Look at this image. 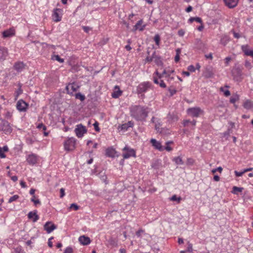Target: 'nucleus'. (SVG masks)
I'll list each match as a JSON object with an SVG mask.
<instances>
[{
	"instance_id": "obj_1",
	"label": "nucleus",
	"mask_w": 253,
	"mask_h": 253,
	"mask_svg": "<svg viewBox=\"0 0 253 253\" xmlns=\"http://www.w3.org/2000/svg\"><path fill=\"white\" fill-rule=\"evenodd\" d=\"M130 115L137 121H145L149 113L148 107L141 105H132L129 108Z\"/></svg>"
},
{
	"instance_id": "obj_2",
	"label": "nucleus",
	"mask_w": 253,
	"mask_h": 253,
	"mask_svg": "<svg viewBox=\"0 0 253 253\" xmlns=\"http://www.w3.org/2000/svg\"><path fill=\"white\" fill-rule=\"evenodd\" d=\"M75 138L73 137L69 138L64 142V149L67 151H72L75 148Z\"/></svg>"
},
{
	"instance_id": "obj_3",
	"label": "nucleus",
	"mask_w": 253,
	"mask_h": 253,
	"mask_svg": "<svg viewBox=\"0 0 253 253\" xmlns=\"http://www.w3.org/2000/svg\"><path fill=\"white\" fill-rule=\"evenodd\" d=\"M123 157L124 159H128L131 157H136L135 151L132 148L128 147V146H125L123 149Z\"/></svg>"
},
{
	"instance_id": "obj_4",
	"label": "nucleus",
	"mask_w": 253,
	"mask_h": 253,
	"mask_svg": "<svg viewBox=\"0 0 253 253\" xmlns=\"http://www.w3.org/2000/svg\"><path fill=\"white\" fill-rule=\"evenodd\" d=\"M0 128V130L6 134H10L12 131V129L10 124L7 121L4 120H1Z\"/></svg>"
},
{
	"instance_id": "obj_5",
	"label": "nucleus",
	"mask_w": 253,
	"mask_h": 253,
	"mask_svg": "<svg viewBox=\"0 0 253 253\" xmlns=\"http://www.w3.org/2000/svg\"><path fill=\"white\" fill-rule=\"evenodd\" d=\"M75 132L78 137L81 138L84 136V134L86 133L87 129L84 126L81 124L76 126Z\"/></svg>"
},
{
	"instance_id": "obj_6",
	"label": "nucleus",
	"mask_w": 253,
	"mask_h": 253,
	"mask_svg": "<svg viewBox=\"0 0 253 253\" xmlns=\"http://www.w3.org/2000/svg\"><path fill=\"white\" fill-rule=\"evenodd\" d=\"M150 84L148 82H144L139 84L137 87V92L140 94L146 92L150 87Z\"/></svg>"
},
{
	"instance_id": "obj_7",
	"label": "nucleus",
	"mask_w": 253,
	"mask_h": 253,
	"mask_svg": "<svg viewBox=\"0 0 253 253\" xmlns=\"http://www.w3.org/2000/svg\"><path fill=\"white\" fill-rule=\"evenodd\" d=\"M202 112V110L198 107L189 108L187 110L188 114L193 117H199Z\"/></svg>"
},
{
	"instance_id": "obj_8",
	"label": "nucleus",
	"mask_w": 253,
	"mask_h": 253,
	"mask_svg": "<svg viewBox=\"0 0 253 253\" xmlns=\"http://www.w3.org/2000/svg\"><path fill=\"white\" fill-rule=\"evenodd\" d=\"M28 104L22 99L19 100L16 104V108L20 112H25L27 108Z\"/></svg>"
},
{
	"instance_id": "obj_9",
	"label": "nucleus",
	"mask_w": 253,
	"mask_h": 253,
	"mask_svg": "<svg viewBox=\"0 0 253 253\" xmlns=\"http://www.w3.org/2000/svg\"><path fill=\"white\" fill-rule=\"evenodd\" d=\"M79 85L75 83L69 84L66 87L67 92L69 94H71L73 92L76 91L79 88Z\"/></svg>"
},
{
	"instance_id": "obj_10",
	"label": "nucleus",
	"mask_w": 253,
	"mask_h": 253,
	"mask_svg": "<svg viewBox=\"0 0 253 253\" xmlns=\"http://www.w3.org/2000/svg\"><path fill=\"white\" fill-rule=\"evenodd\" d=\"M232 76L234 78L238 80V78L242 75V70L238 67L235 66L231 71Z\"/></svg>"
},
{
	"instance_id": "obj_11",
	"label": "nucleus",
	"mask_w": 253,
	"mask_h": 253,
	"mask_svg": "<svg viewBox=\"0 0 253 253\" xmlns=\"http://www.w3.org/2000/svg\"><path fill=\"white\" fill-rule=\"evenodd\" d=\"M56 228V226L51 222H47L44 225V229L46 231L47 233H50L53 230Z\"/></svg>"
},
{
	"instance_id": "obj_12",
	"label": "nucleus",
	"mask_w": 253,
	"mask_h": 253,
	"mask_svg": "<svg viewBox=\"0 0 253 253\" xmlns=\"http://www.w3.org/2000/svg\"><path fill=\"white\" fill-rule=\"evenodd\" d=\"M28 217L30 219H32L34 222H37L39 219V216L37 214V211H30L28 215Z\"/></svg>"
},
{
	"instance_id": "obj_13",
	"label": "nucleus",
	"mask_w": 253,
	"mask_h": 253,
	"mask_svg": "<svg viewBox=\"0 0 253 253\" xmlns=\"http://www.w3.org/2000/svg\"><path fill=\"white\" fill-rule=\"evenodd\" d=\"M79 241L81 245L86 246L90 243L91 240L89 237L83 235L79 238Z\"/></svg>"
},
{
	"instance_id": "obj_14",
	"label": "nucleus",
	"mask_w": 253,
	"mask_h": 253,
	"mask_svg": "<svg viewBox=\"0 0 253 253\" xmlns=\"http://www.w3.org/2000/svg\"><path fill=\"white\" fill-rule=\"evenodd\" d=\"M61 12V9L59 8L55 9L52 14V19L55 22H59L61 20V17L60 16V12Z\"/></svg>"
},
{
	"instance_id": "obj_15",
	"label": "nucleus",
	"mask_w": 253,
	"mask_h": 253,
	"mask_svg": "<svg viewBox=\"0 0 253 253\" xmlns=\"http://www.w3.org/2000/svg\"><path fill=\"white\" fill-rule=\"evenodd\" d=\"M150 142L156 149L159 150L160 151L164 150V147L162 146L161 143L157 141L155 139L152 138L150 140Z\"/></svg>"
},
{
	"instance_id": "obj_16",
	"label": "nucleus",
	"mask_w": 253,
	"mask_h": 253,
	"mask_svg": "<svg viewBox=\"0 0 253 253\" xmlns=\"http://www.w3.org/2000/svg\"><path fill=\"white\" fill-rule=\"evenodd\" d=\"M161 78H162L161 75H159L158 78L154 77H153L154 82L156 84H159L161 87L165 88L166 87V85L165 84V83L164 82V81L161 79Z\"/></svg>"
},
{
	"instance_id": "obj_17",
	"label": "nucleus",
	"mask_w": 253,
	"mask_h": 253,
	"mask_svg": "<svg viewBox=\"0 0 253 253\" xmlns=\"http://www.w3.org/2000/svg\"><path fill=\"white\" fill-rule=\"evenodd\" d=\"M7 50L4 47H0V62H3L7 56Z\"/></svg>"
},
{
	"instance_id": "obj_18",
	"label": "nucleus",
	"mask_w": 253,
	"mask_h": 253,
	"mask_svg": "<svg viewBox=\"0 0 253 253\" xmlns=\"http://www.w3.org/2000/svg\"><path fill=\"white\" fill-rule=\"evenodd\" d=\"M239 0H224V1L228 7L231 8L235 7L238 2Z\"/></svg>"
},
{
	"instance_id": "obj_19",
	"label": "nucleus",
	"mask_w": 253,
	"mask_h": 253,
	"mask_svg": "<svg viewBox=\"0 0 253 253\" xmlns=\"http://www.w3.org/2000/svg\"><path fill=\"white\" fill-rule=\"evenodd\" d=\"M27 162L30 165H34L37 162V156L34 154L29 155L27 159Z\"/></svg>"
},
{
	"instance_id": "obj_20",
	"label": "nucleus",
	"mask_w": 253,
	"mask_h": 253,
	"mask_svg": "<svg viewBox=\"0 0 253 253\" xmlns=\"http://www.w3.org/2000/svg\"><path fill=\"white\" fill-rule=\"evenodd\" d=\"M116 152L112 147H109L106 150V155L107 157L114 158L115 157Z\"/></svg>"
},
{
	"instance_id": "obj_21",
	"label": "nucleus",
	"mask_w": 253,
	"mask_h": 253,
	"mask_svg": "<svg viewBox=\"0 0 253 253\" xmlns=\"http://www.w3.org/2000/svg\"><path fill=\"white\" fill-rule=\"evenodd\" d=\"M14 35V30L9 29L3 32L2 35L4 38L10 37Z\"/></svg>"
},
{
	"instance_id": "obj_22",
	"label": "nucleus",
	"mask_w": 253,
	"mask_h": 253,
	"mask_svg": "<svg viewBox=\"0 0 253 253\" xmlns=\"http://www.w3.org/2000/svg\"><path fill=\"white\" fill-rule=\"evenodd\" d=\"M134 123L132 121H128L127 123L123 124L121 126V129L126 131L129 127H131L133 126Z\"/></svg>"
},
{
	"instance_id": "obj_23",
	"label": "nucleus",
	"mask_w": 253,
	"mask_h": 253,
	"mask_svg": "<svg viewBox=\"0 0 253 253\" xmlns=\"http://www.w3.org/2000/svg\"><path fill=\"white\" fill-rule=\"evenodd\" d=\"M115 89H118V90L114 91L112 94V96L114 98H117L122 95V91L120 89L118 86L116 85Z\"/></svg>"
},
{
	"instance_id": "obj_24",
	"label": "nucleus",
	"mask_w": 253,
	"mask_h": 253,
	"mask_svg": "<svg viewBox=\"0 0 253 253\" xmlns=\"http://www.w3.org/2000/svg\"><path fill=\"white\" fill-rule=\"evenodd\" d=\"M142 23H143L142 20H139L136 23L135 25L134 26V30H139V31H143L144 30V28L145 25L142 26Z\"/></svg>"
},
{
	"instance_id": "obj_25",
	"label": "nucleus",
	"mask_w": 253,
	"mask_h": 253,
	"mask_svg": "<svg viewBox=\"0 0 253 253\" xmlns=\"http://www.w3.org/2000/svg\"><path fill=\"white\" fill-rule=\"evenodd\" d=\"M146 59L148 62H155L156 63L161 62L160 59L154 54L151 57H147Z\"/></svg>"
},
{
	"instance_id": "obj_26",
	"label": "nucleus",
	"mask_w": 253,
	"mask_h": 253,
	"mask_svg": "<svg viewBox=\"0 0 253 253\" xmlns=\"http://www.w3.org/2000/svg\"><path fill=\"white\" fill-rule=\"evenodd\" d=\"M203 75L206 78H211L213 76L212 71L209 69H207L203 73Z\"/></svg>"
},
{
	"instance_id": "obj_27",
	"label": "nucleus",
	"mask_w": 253,
	"mask_h": 253,
	"mask_svg": "<svg viewBox=\"0 0 253 253\" xmlns=\"http://www.w3.org/2000/svg\"><path fill=\"white\" fill-rule=\"evenodd\" d=\"M242 47L246 55L253 56V50L248 49L247 45H243Z\"/></svg>"
},
{
	"instance_id": "obj_28",
	"label": "nucleus",
	"mask_w": 253,
	"mask_h": 253,
	"mask_svg": "<svg viewBox=\"0 0 253 253\" xmlns=\"http://www.w3.org/2000/svg\"><path fill=\"white\" fill-rule=\"evenodd\" d=\"M172 161L175 162L176 165H183L184 162L182 158L180 156L174 157L173 158Z\"/></svg>"
},
{
	"instance_id": "obj_29",
	"label": "nucleus",
	"mask_w": 253,
	"mask_h": 253,
	"mask_svg": "<svg viewBox=\"0 0 253 253\" xmlns=\"http://www.w3.org/2000/svg\"><path fill=\"white\" fill-rule=\"evenodd\" d=\"M196 124V121L193 120L192 121H190L189 120H185L183 121V126H187L189 125V124L191 125L193 127L195 126Z\"/></svg>"
},
{
	"instance_id": "obj_30",
	"label": "nucleus",
	"mask_w": 253,
	"mask_h": 253,
	"mask_svg": "<svg viewBox=\"0 0 253 253\" xmlns=\"http://www.w3.org/2000/svg\"><path fill=\"white\" fill-rule=\"evenodd\" d=\"M243 107L246 109H250L253 107L252 101L249 100H246L243 104Z\"/></svg>"
},
{
	"instance_id": "obj_31",
	"label": "nucleus",
	"mask_w": 253,
	"mask_h": 253,
	"mask_svg": "<svg viewBox=\"0 0 253 253\" xmlns=\"http://www.w3.org/2000/svg\"><path fill=\"white\" fill-rule=\"evenodd\" d=\"M239 100V95L237 94H233L230 99V102L231 103H235L237 101Z\"/></svg>"
},
{
	"instance_id": "obj_32",
	"label": "nucleus",
	"mask_w": 253,
	"mask_h": 253,
	"mask_svg": "<svg viewBox=\"0 0 253 253\" xmlns=\"http://www.w3.org/2000/svg\"><path fill=\"white\" fill-rule=\"evenodd\" d=\"M14 69L17 71V72H21L25 68V64H14Z\"/></svg>"
},
{
	"instance_id": "obj_33",
	"label": "nucleus",
	"mask_w": 253,
	"mask_h": 253,
	"mask_svg": "<svg viewBox=\"0 0 253 253\" xmlns=\"http://www.w3.org/2000/svg\"><path fill=\"white\" fill-rule=\"evenodd\" d=\"M243 188L234 186L232 188V193L234 194H238L239 192H242Z\"/></svg>"
},
{
	"instance_id": "obj_34",
	"label": "nucleus",
	"mask_w": 253,
	"mask_h": 253,
	"mask_svg": "<svg viewBox=\"0 0 253 253\" xmlns=\"http://www.w3.org/2000/svg\"><path fill=\"white\" fill-rule=\"evenodd\" d=\"M51 59L53 61H57L60 63H62L64 62V59L61 58L58 55H53L51 57Z\"/></svg>"
},
{
	"instance_id": "obj_35",
	"label": "nucleus",
	"mask_w": 253,
	"mask_h": 253,
	"mask_svg": "<svg viewBox=\"0 0 253 253\" xmlns=\"http://www.w3.org/2000/svg\"><path fill=\"white\" fill-rule=\"evenodd\" d=\"M75 97L76 99H80L82 101L84 100L85 98V96L80 92L76 94Z\"/></svg>"
},
{
	"instance_id": "obj_36",
	"label": "nucleus",
	"mask_w": 253,
	"mask_h": 253,
	"mask_svg": "<svg viewBox=\"0 0 253 253\" xmlns=\"http://www.w3.org/2000/svg\"><path fill=\"white\" fill-rule=\"evenodd\" d=\"M161 124L159 122V119L157 121V122L155 124V128L158 132H161L160 126Z\"/></svg>"
},
{
	"instance_id": "obj_37",
	"label": "nucleus",
	"mask_w": 253,
	"mask_h": 253,
	"mask_svg": "<svg viewBox=\"0 0 253 253\" xmlns=\"http://www.w3.org/2000/svg\"><path fill=\"white\" fill-rule=\"evenodd\" d=\"M19 198V196L17 195H15L12 197H11L8 200V203H11L14 201H16Z\"/></svg>"
},
{
	"instance_id": "obj_38",
	"label": "nucleus",
	"mask_w": 253,
	"mask_h": 253,
	"mask_svg": "<svg viewBox=\"0 0 253 253\" xmlns=\"http://www.w3.org/2000/svg\"><path fill=\"white\" fill-rule=\"evenodd\" d=\"M172 143V141H167L166 143V144L167 145V146L164 148V150H167V151H169V152L171 151L172 150V148L171 147L169 146V144Z\"/></svg>"
},
{
	"instance_id": "obj_39",
	"label": "nucleus",
	"mask_w": 253,
	"mask_h": 253,
	"mask_svg": "<svg viewBox=\"0 0 253 253\" xmlns=\"http://www.w3.org/2000/svg\"><path fill=\"white\" fill-rule=\"evenodd\" d=\"M154 40L157 45H159L160 42V37L159 35H156L154 37Z\"/></svg>"
},
{
	"instance_id": "obj_40",
	"label": "nucleus",
	"mask_w": 253,
	"mask_h": 253,
	"mask_svg": "<svg viewBox=\"0 0 253 253\" xmlns=\"http://www.w3.org/2000/svg\"><path fill=\"white\" fill-rule=\"evenodd\" d=\"M93 125L94 126V129L95 130V131L97 132H99L100 129L99 127V123H98V122L95 121V123L93 124Z\"/></svg>"
},
{
	"instance_id": "obj_41",
	"label": "nucleus",
	"mask_w": 253,
	"mask_h": 253,
	"mask_svg": "<svg viewBox=\"0 0 253 253\" xmlns=\"http://www.w3.org/2000/svg\"><path fill=\"white\" fill-rule=\"evenodd\" d=\"M35 196L34 195L33 197L31 198V201L34 203L35 206H37V204H40L41 202L39 199L35 200Z\"/></svg>"
},
{
	"instance_id": "obj_42",
	"label": "nucleus",
	"mask_w": 253,
	"mask_h": 253,
	"mask_svg": "<svg viewBox=\"0 0 253 253\" xmlns=\"http://www.w3.org/2000/svg\"><path fill=\"white\" fill-rule=\"evenodd\" d=\"M63 253H73V249L71 247H67Z\"/></svg>"
},
{
	"instance_id": "obj_43",
	"label": "nucleus",
	"mask_w": 253,
	"mask_h": 253,
	"mask_svg": "<svg viewBox=\"0 0 253 253\" xmlns=\"http://www.w3.org/2000/svg\"><path fill=\"white\" fill-rule=\"evenodd\" d=\"M181 200V198L179 197H177L176 195H174L170 198V200L175 201H177L178 202H180V200Z\"/></svg>"
},
{
	"instance_id": "obj_44",
	"label": "nucleus",
	"mask_w": 253,
	"mask_h": 253,
	"mask_svg": "<svg viewBox=\"0 0 253 253\" xmlns=\"http://www.w3.org/2000/svg\"><path fill=\"white\" fill-rule=\"evenodd\" d=\"M222 171V168L221 167H219L217 168L214 169H212L211 172L213 173H215L216 171H219L220 173H221Z\"/></svg>"
},
{
	"instance_id": "obj_45",
	"label": "nucleus",
	"mask_w": 253,
	"mask_h": 253,
	"mask_svg": "<svg viewBox=\"0 0 253 253\" xmlns=\"http://www.w3.org/2000/svg\"><path fill=\"white\" fill-rule=\"evenodd\" d=\"M187 69L190 72H194L195 71L196 68L193 65H191L188 67Z\"/></svg>"
},
{
	"instance_id": "obj_46",
	"label": "nucleus",
	"mask_w": 253,
	"mask_h": 253,
	"mask_svg": "<svg viewBox=\"0 0 253 253\" xmlns=\"http://www.w3.org/2000/svg\"><path fill=\"white\" fill-rule=\"evenodd\" d=\"M82 28L83 29L84 31L87 33H88L91 30V28L88 27V26H82Z\"/></svg>"
},
{
	"instance_id": "obj_47",
	"label": "nucleus",
	"mask_w": 253,
	"mask_h": 253,
	"mask_svg": "<svg viewBox=\"0 0 253 253\" xmlns=\"http://www.w3.org/2000/svg\"><path fill=\"white\" fill-rule=\"evenodd\" d=\"M70 208H73L75 211H77L79 209V207L76 204L73 203L70 205Z\"/></svg>"
},
{
	"instance_id": "obj_48",
	"label": "nucleus",
	"mask_w": 253,
	"mask_h": 253,
	"mask_svg": "<svg viewBox=\"0 0 253 253\" xmlns=\"http://www.w3.org/2000/svg\"><path fill=\"white\" fill-rule=\"evenodd\" d=\"M37 128H39V129H42V130H46V127L45 126H44L42 123H41V124H39L38 126H37Z\"/></svg>"
},
{
	"instance_id": "obj_49",
	"label": "nucleus",
	"mask_w": 253,
	"mask_h": 253,
	"mask_svg": "<svg viewBox=\"0 0 253 253\" xmlns=\"http://www.w3.org/2000/svg\"><path fill=\"white\" fill-rule=\"evenodd\" d=\"M174 72L173 70H169L168 71H166V70H164L162 73L163 75H169L170 73H172Z\"/></svg>"
},
{
	"instance_id": "obj_50",
	"label": "nucleus",
	"mask_w": 253,
	"mask_h": 253,
	"mask_svg": "<svg viewBox=\"0 0 253 253\" xmlns=\"http://www.w3.org/2000/svg\"><path fill=\"white\" fill-rule=\"evenodd\" d=\"M234 172H235V175L238 177L242 176L243 174L245 173V172H244V170L242 171H235Z\"/></svg>"
},
{
	"instance_id": "obj_51",
	"label": "nucleus",
	"mask_w": 253,
	"mask_h": 253,
	"mask_svg": "<svg viewBox=\"0 0 253 253\" xmlns=\"http://www.w3.org/2000/svg\"><path fill=\"white\" fill-rule=\"evenodd\" d=\"M169 91L170 93V96H172L176 93V90L174 88H169Z\"/></svg>"
},
{
	"instance_id": "obj_52",
	"label": "nucleus",
	"mask_w": 253,
	"mask_h": 253,
	"mask_svg": "<svg viewBox=\"0 0 253 253\" xmlns=\"http://www.w3.org/2000/svg\"><path fill=\"white\" fill-rule=\"evenodd\" d=\"M5 157L6 155L4 154V152L3 151L2 148L0 147V158H5Z\"/></svg>"
},
{
	"instance_id": "obj_53",
	"label": "nucleus",
	"mask_w": 253,
	"mask_h": 253,
	"mask_svg": "<svg viewBox=\"0 0 253 253\" xmlns=\"http://www.w3.org/2000/svg\"><path fill=\"white\" fill-rule=\"evenodd\" d=\"M187 251L189 252H192L193 251V246L192 244L188 243Z\"/></svg>"
},
{
	"instance_id": "obj_54",
	"label": "nucleus",
	"mask_w": 253,
	"mask_h": 253,
	"mask_svg": "<svg viewBox=\"0 0 253 253\" xmlns=\"http://www.w3.org/2000/svg\"><path fill=\"white\" fill-rule=\"evenodd\" d=\"M231 32L233 33L234 38L236 39H239L241 37L239 33H236L234 31H231Z\"/></svg>"
},
{
	"instance_id": "obj_55",
	"label": "nucleus",
	"mask_w": 253,
	"mask_h": 253,
	"mask_svg": "<svg viewBox=\"0 0 253 253\" xmlns=\"http://www.w3.org/2000/svg\"><path fill=\"white\" fill-rule=\"evenodd\" d=\"M60 198L63 197L65 196L64 189L63 188H61L60 190Z\"/></svg>"
},
{
	"instance_id": "obj_56",
	"label": "nucleus",
	"mask_w": 253,
	"mask_h": 253,
	"mask_svg": "<svg viewBox=\"0 0 253 253\" xmlns=\"http://www.w3.org/2000/svg\"><path fill=\"white\" fill-rule=\"evenodd\" d=\"M53 239V237H50L49 239H48V246L50 247V248H51L53 246V244H52V242L51 241V240L52 239Z\"/></svg>"
},
{
	"instance_id": "obj_57",
	"label": "nucleus",
	"mask_w": 253,
	"mask_h": 253,
	"mask_svg": "<svg viewBox=\"0 0 253 253\" xmlns=\"http://www.w3.org/2000/svg\"><path fill=\"white\" fill-rule=\"evenodd\" d=\"M144 232V231L142 229H139L136 232V235L137 236V237H140L141 236V234L142 233H143Z\"/></svg>"
},
{
	"instance_id": "obj_58",
	"label": "nucleus",
	"mask_w": 253,
	"mask_h": 253,
	"mask_svg": "<svg viewBox=\"0 0 253 253\" xmlns=\"http://www.w3.org/2000/svg\"><path fill=\"white\" fill-rule=\"evenodd\" d=\"M194 21H196V22H197L198 23H201L202 22L201 18L200 17H195Z\"/></svg>"
},
{
	"instance_id": "obj_59",
	"label": "nucleus",
	"mask_w": 253,
	"mask_h": 253,
	"mask_svg": "<svg viewBox=\"0 0 253 253\" xmlns=\"http://www.w3.org/2000/svg\"><path fill=\"white\" fill-rule=\"evenodd\" d=\"M182 74L184 76L188 77L190 75V72L189 71H183L182 73Z\"/></svg>"
},
{
	"instance_id": "obj_60",
	"label": "nucleus",
	"mask_w": 253,
	"mask_h": 253,
	"mask_svg": "<svg viewBox=\"0 0 253 253\" xmlns=\"http://www.w3.org/2000/svg\"><path fill=\"white\" fill-rule=\"evenodd\" d=\"M2 150L4 152H7L8 151V148L7 145L4 146L2 148Z\"/></svg>"
},
{
	"instance_id": "obj_61",
	"label": "nucleus",
	"mask_w": 253,
	"mask_h": 253,
	"mask_svg": "<svg viewBox=\"0 0 253 253\" xmlns=\"http://www.w3.org/2000/svg\"><path fill=\"white\" fill-rule=\"evenodd\" d=\"M178 35L180 36H183L184 34V32L182 30H179L178 32Z\"/></svg>"
},
{
	"instance_id": "obj_62",
	"label": "nucleus",
	"mask_w": 253,
	"mask_h": 253,
	"mask_svg": "<svg viewBox=\"0 0 253 253\" xmlns=\"http://www.w3.org/2000/svg\"><path fill=\"white\" fill-rule=\"evenodd\" d=\"M192 10V7L190 5L188 6L187 7V8L186 9V11L187 12H190V11H191Z\"/></svg>"
},
{
	"instance_id": "obj_63",
	"label": "nucleus",
	"mask_w": 253,
	"mask_h": 253,
	"mask_svg": "<svg viewBox=\"0 0 253 253\" xmlns=\"http://www.w3.org/2000/svg\"><path fill=\"white\" fill-rule=\"evenodd\" d=\"M224 94L225 96H228L230 95V92L228 90H226L224 91Z\"/></svg>"
},
{
	"instance_id": "obj_64",
	"label": "nucleus",
	"mask_w": 253,
	"mask_h": 253,
	"mask_svg": "<svg viewBox=\"0 0 253 253\" xmlns=\"http://www.w3.org/2000/svg\"><path fill=\"white\" fill-rule=\"evenodd\" d=\"M213 180L215 181H218L220 180V178L217 175H215L213 176Z\"/></svg>"
}]
</instances>
